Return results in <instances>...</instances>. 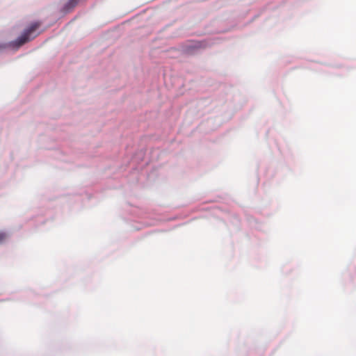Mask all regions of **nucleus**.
<instances>
[{
    "label": "nucleus",
    "instance_id": "obj_3",
    "mask_svg": "<svg viewBox=\"0 0 356 356\" xmlns=\"http://www.w3.org/2000/svg\"><path fill=\"white\" fill-rule=\"evenodd\" d=\"M203 47V42L196 41L187 44L185 47V51L188 54H193L196 50Z\"/></svg>",
    "mask_w": 356,
    "mask_h": 356
},
{
    "label": "nucleus",
    "instance_id": "obj_6",
    "mask_svg": "<svg viewBox=\"0 0 356 356\" xmlns=\"http://www.w3.org/2000/svg\"><path fill=\"white\" fill-rule=\"evenodd\" d=\"M6 238V234L4 232H0V245H1Z\"/></svg>",
    "mask_w": 356,
    "mask_h": 356
},
{
    "label": "nucleus",
    "instance_id": "obj_2",
    "mask_svg": "<svg viewBox=\"0 0 356 356\" xmlns=\"http://www.w3.org/2000/svg\"><path fill=\"white\" fill-rule=\"evenodd\" d=\"M81 0H68L60 8V11L63 14L72 12Z\"/></svg>",
    "mask_w": 356,
    "mask_h": 356
},
{
    "label": "nucleus",
    "instance_id": "obj_1",
    "mask_svg": "<svg viewBox=\"0 0 356 356\" xmlns=\"http://www.w3.org/2000/svg\"><path fill=\"white\" fill-rule=\"evenodd\" d=\"M40 26L41 22L39 21L31 22L17 38L8 42H0V52L6 49L17 50L22 46L31 42L39 35L38 29Z\"/></svg>",
    "mask_w": 356,
    "mask_h": 356
},
{
    "label": "nucleus",
    "instance_id": "obj_5",
    "mask_svg": "<svg viewBox=\"0 0 356 356\" xmlns=\"http://www.w3.org/2000/svg\"><path fill=\"white\" fill-rule=\"evenodd\" d=\"M348 275L350 276L351 280H354L356 277V266L354 265H350L348 268Z\"/></svg>",
    "mask_w": 356,
    "mask_h": 356
},
{
    "label": "nucleus",
    "instance_id": "obj_4",
    "mask_svg": "<svg viewBox=\"0 0 356 356\" xmlns=\"http://www.w3.org/2000/svg\"><path fill=\"white\" fill-rule=\"evenodd\" d=\"M249 222L252 227L259 230L261 229V224L257 219L252 218L249 220Z\"/></svg>",
    "mask_w": 356,
    "mask_h": 356
}]
</instances>
